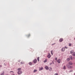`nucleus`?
Listing matches in <instances>:
<instances>
[{
	"mask_svg": "<svg viewBox=\"0 0 75 75\" xmlns=\"http://www.w3.org/2000/svg\"><path fill=\"white\" fill-rule=\"evenodd\" d=\"M21 68H19L18 69V75H20L22 74V71H21Z\"/></svg>",
	"mask_w": 75,
	"mask_h": 75,
	"instance_id": "1",
	"label": "nucleus"
},
{
	"mask_svg": "<svg viewBox=\"0 0 75 75\" xmlns=\"http://www.w3.org/2000/svg\"><path fill=\"white\" fill-rule=\"evenodd\" d=\"M66 66L67 67V68H69V69H71V68H73L72 66H71V65L69 64H67Z\"/></svg>",
	"mask_w": 75,
	"mask_h": 75,
	"instance_id": "2",
	"label": "nucleus"
},
{
	"mask_svg": "<svg viewBox=\"0 0 75 75\" xmlns=\"http://www.w3.org/2000/svg\"><path fill=\"white\" fill-rule=\"evenodd\" d=\"M33 62L34 64H35V63H37V59H35L34 60H33Z\"/></svg>",
	"mask_w": 75,
	"mask_h": 75,
	"instance_id": "3",
	"label": "nucleus"
},
{
	"mask_svg": "<svg viewBox=\"0 0 75 75\" xmlns=\"http://www.w3.org/2000/svg\"><path fill=\"white\" fill-rule=\"evenodd\" d=\"M67 64L72 65V63L71 62H69L68 64Z\"/></svg>",
	"mask_w": 75,
	"mask_h": 75,
	"instance_id": "4",
	"label": "nucleus"
},
{
	"mask_svg": "<svg viewBox=\"0 0 75 75\" xmlns=\"http://www.w3.org/2000/svg\"><path fill=\"white\" fill-rule=\"evenodd\" d=\"M47 57L48 58H50L51 57V55L50 53H49L48 55L47 56Z\"/></svg>",
	"mask_w": 75,
	"mask_h": 75,
	"instance_id": "5",
	"label": "nucleus"
},
{
	"mask_svg": "<svg viewBox=\"0 0 75 75\" xmlns=\"http://www.w3.org/2000/svg\"><path fill=\"white\" fill-rule=\"evenodd\" d=\"M39 71H41V70H42L43 69V68L42 67H39Z\"/></svg>",
	"mask_w": 75,
	"mask_h": 75,
	"instance_id": "6",
	"label": "nucleus"
},
{
	"mask_svg": "<svg viewBox=\"0 0 75 75\" xmlns=\"http://www.w3.org/2000/svg\"><path fill=\"white\" fill-rule=\"evenodd\" d=\"M57 61L58 63H59H59L61 62V60L60 59H59L57 60Z\"/></svg>",
	"mask_w": 75,
	"mask_h": 75,
	"instance_id": "7",
	"label": "nucleus"
},
{
	"mask_svg": "<svg viewBox=\"0 0 75 75\" xmlns=\"http://www.w3.org/2000/svg\"><path fill=\"white\" fill-rule=\"evenodd\" d=\"M28 64H29L30 65H33V63H32L31 62H29Z\"/></svg>",
	"mask_w": 75,
	"mask_h": 75,
	"instance_id": "8",
	"label": "nucleus"
},
{
	"mask_svg": "<svg viewBox=\"0 0 75 75\" xmlns=\"http://www.w3.org/2000/svg\"><path fill=\"white\" fill-rule=\"evenodd\" d=\"M63 41V39H62V38H60L59 40V41L60 42H62Z\"/></svg>",
	"mask_w": 75,
	"mask_h": 75,
	"instance_id": "9",
	"label": "nucleus"
},
{
	"mask_svg": "<svg viewBox=\"0 0 75 75\" xmlns=\"http://www.w3.org/2000/svg\"><path fill=\"white\" fill-rule=\"evenodd\" d=\"M62 51H65V48L63 47L62 49Z\"/></svg>",
	"mask_w": 75,
	"mask_h": 75,
	"instance_id": "10",
	"label": "nucleus"
},
{
	"mask_svg": "<svg viewBox=\"0 0 75 75\" xmlns=\"http://www.w3.org/2000/svg\"><path fill=\"white\" fill-rule=\"evenodd\" d=\"M45 69L47 70H48V66H46L45 67Z\"/></svg>",
	"mask_w": 75,
	"mask_h": 75,
	"instance_id": "11",
	"label": "nucleus"
},
{
	"mask_svg": "<svg viewBox=\"0 0 75 75\" xmlns=\"http://www.w3.org/2000/svg\"><path fill=\"white\" fill-rule=\"evenodd\" d=\"M72 55H73V56H75V52H74L73 53V54H72Z\"/></svg>",
	"mask_w": 75,
	"mask_h": 75,
	"instance_id": "12",
	"label": "nucleus"
},
{
	"mask_svg": "<svg viewBox=\"0 0 75 75\" xmlns=\"http://www.w3.org/2000/svg\"><path fill=\"white\" fill-rule=\"evenodd\" d=\"M49 70L50 71H52V68H51V67H50L49 68Z\"/></svg>",
	"mask_w": 75,
	"mask_h": 75,
	"instance_id": "13",
	"label": "nucleus"
},
{
	"mask_svg": "<svg viewBox=\"0 0 75 75\" xmlns=\"http://www.w3.org/2000/svg\"><path fill=\"white\" fill-rule=\"evenodd\" d=\"M73 52H74V51L73 50H71V51H70L71 54H72Z\"/></svg>",
	"mask_w": 75,
	"mask_h": 75,
	"instance_id": "14",
	"label": "nucleus"
},
{
	"mask_svg": "<svg viewBox=\"0 0 75 75\" xmlns=\"http://www.w3.org/2000/svg\"><path fill=\"white\" fill-rule=\"evenodd\" d=\"M37 59L38 60V61H39V60L40 59V57H37Z\"/></svg>",
	"mask_w": 75,
	"mask_h": 75,
	"instance_id": "15",
	"label": "nucleus"
},
{
	"mask_svg": "<svg viewBox=\"0 0 75 75\" xmlns=\"http://www.w3.org/2000/svg\"><path fill=\"white\" fill-rule=\"evenodd\" d=\"M37 70L34 69V71H33V72H37Z\"/></svg>",
	"mask_w": 75,
	"mask_h": 75,
	"instance_id": "16",
	"label": "nucleus"
},
{
	"mask_svg": "<svg viewBox=\"0 0 75 75\" xmlns=\"http://www.w3.org/2000/svg\"><path fill=\"white\" fill-rule=\"evenodd\" d=\"M66 69V67H65V66H64L63 67V69Z\"/></svg>",
	"mask_w": 75,
	"mask_h": 75,
	"instance_id": "17",
	"label": "nucleus"
},
{
	"mask_svg": "<svg viewBox=\"0 0 75 75\" xmlns=\"http://www.w3.org/2000/svg\"><path fill=\"white\" fill-rule=\"evenodd\" d=\"M24 62H22L21 63V64H24Z\"/></svg>",
	"mask_w": 75,
	"mask_h": 75,
	"instance_id": "18",
	"label": "nucleus"
},
{
	"mask_svg": "<svg viewBox=\"0 0 75 75\" xmlns=\"http://www.w3.org/2000/svg\"><path fill=\"white\" fill-rule=\"evenodd\" d=\"M47 62V59H46L44 61V62Z\"/></svg>",
	"mask_w": 75,
	"mask_h": 75,
	"instance_id": "19",
	"label": "nucleus"
},
{
	"mask_svg": "<svg viewBox=\"0 0 75 75\" xmlns=\"http://www.w3.org/2000/svg\"><path fill=\"white\" fill-rule=\"evenodd\" d=\"M53 52V51H52V50L51 51V54L52 55H53V54H52V52Z\"/></svg>",
	"mask_w": 75,
	"mask_h": 75,
	"instance_id": "20",
	"label": "nucleus"
},
{
	"mask_svg": "<svg viewBox=\"0 0 75 75\" xmlns=\"http://www.w3.org/2000/svg\"><path fill=\"white\" fill-rule=\"evenodd\" d=\"M67 61H69L70 60V59L69 58H68V59H67Z\"/></svg>",
	"mask_w": 75,
	"mask_h": 75,
	"instance_id": "21",
	"label": "nucleus"
},
{
	"mask_svg": "<svg viewBox=\"0 0 75 75\" xmlns=\"http://www.w3.org/2000/svg\"><path fill=\"white\" fill-rule=\"evenodd\" d=\"M69 57L71 58V59H72V56H70Z\"/></svg>",
	"mask_w": 75,
	"mask_h": 75,
	"instance_id": "22",
	"label": "nucleus"
},
{
	"mask_svg": "<svg viewBox=\"0 0 75 75\" xmlns=\"http://www.w3.org/2000/svg\"><path fill=\"white\" fill-rule=\"evenodd\" d=\"M55 60H56V61L57 60V58L56 57L55 58Z\"/></svg>",
	"mask_w": 75,
	"mask_h": 75,
	"instance_id": "23",
	"label": "nucleus"
},
{
	"mask_svg": "<svg viewBox=\"0 0 75 75\" xmlns=\"http://www.w3.org/2000/svg\"><path fill=\"white\" fill-rule=\"evenodd\" d=\"M69 44V46H71V44Z\"/></svg>",
	"mask_w": 75,
	"mask_h": 75,
	"instance_id": "24",
	"label": "nucleus"
},
{
	"mask_svg": "<svg viewBox=\"0 0 75 75\" xmlns=\"http://www.w3.org/2000/svg\"><path fill=\"white\" fill-rule=\"evenodd\" d=\"M54 75H58V74H55Z\"/></svg>",
	"mask_w": 75,
	"mask_h": 75,
	"instance_id": "25",
	"label": "nucleus"
},
{
	"mask_svg": "<svg viewBox=\"0 0 75 75\" xmlns=\"http://www.w3.org/2000/svg\"><path fill=\"white\" fill-rule=\"evenodd\" d=\"M30 34H29L28 37H29V36H30Z\"/></svg>",
	"mask_w": 75,
	"mask_h": 75,
	"instance_id": "26",
	"label": "nucleus"
},
{
	"mask_svg": "<svg viewBox=\"0 0 75 75\" xmlns=\"http://www.w3.org/2000/svg\"><path fill=\"white\" fill-rule=\"evenodd\" d=\"M10 72H13V71H10Z\"/></svg>",
	"mask_w": 75,
	"mask_h": 75,
	"instance_id": "27",
	"label": "nucleus"
},
{
	"mask_svg": "<svg viewBox=\"0 0 75 75\" xmlns=\"http://www.w3.org/2000/svg\"><path fill=\"white\" fill-rule=\"evenodd\" d=\"M2 67V66H1V65L0 66V67Z\"/></svg>",
	"mask_w": 75,
	"mask_h": 75,
	"instance_id": "28",
	"label": "nucleus"
},
{
	"mask_svg": "<svg viewBox=\"0 0 75 75\" xmlns=\"http://www.w3.org/2000/svg\"><path fill=\"white\" fill-rule=\"evenodd\" d=\"M65 48H67V47H65Z\"/></svg>",
	"mask_w": 75,
	"mask_h": 75,
	"instance_id": "29",
	"label": "nucleus"
},
{
	"mask_svg": "<svg viewBox=\"0 0 75 75\" xmlns=\"http://www.w3.org/2000/svg\"><path fill=\"white\" fill-rule=\"evenodd\" d=\"M12 75H15L14 74H12Z\"/></svg>",
	"mask_w": 75,
	"mask_h": 75,
	"instance_id": "30",
	"label": "nucleus"
},
{
	"mask_svg": "<svg viewBox=\"0 0 75 75\" xmlns=\"http://www.w3.org/2000/svg\"><path fill=\"white\" fill-rule=\"evenodd\" d=\"M74 75H75V73H74Z\"/></svg>",
	"mask_w": 75,
	"mask_h": 75,
	"instance_id": "31",
	"label": "nucleus"
},
{
	"mask_svg": "<svg viewBox=\"0 0 75 75\" xmlns=\"http://www.w3.org/2000/svg\"><path fill=\"white\" fill-rule=\"evenodd\" d=\"M50 65H51V64H50Z\"/></svg>",
	"mask_w": 75,
	"mask_h": 75,
	"instance_id": "32",
	"label": "nucleus"
}]
</instances>
